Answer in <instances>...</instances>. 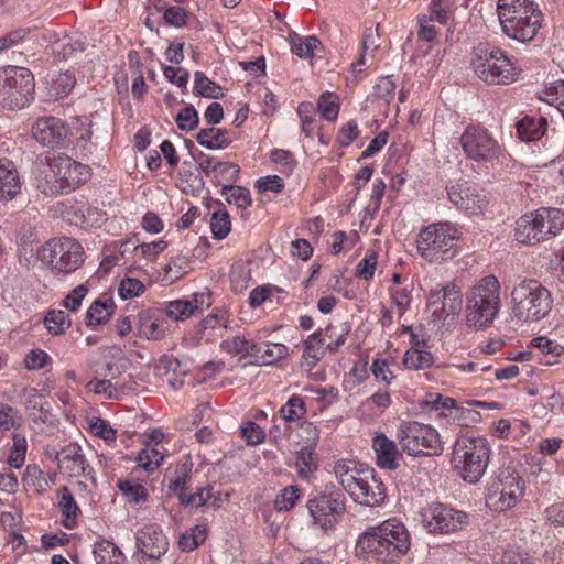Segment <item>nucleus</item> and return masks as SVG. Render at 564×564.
I'll return each instance as SVG.
<instances>
[{"instance_id":"nucleus-1","label":"nucleus","mask_w":564,"mask_h":564,"mask_svg":"<svg viewBox=\"0 0 564 564\" xmlns=\"http://www.w3.org/2000/svg\"><path fill=\"white\" fill-rule=\"evenodd\" d=\"M410 546L406 527L397 519H388L359 534L356 552L367 560L388 562L405 555Z\"/></svg>"},{"instance_id":"nucleus-2","label":"nucleus","mask_w":564,"mask_h":564,"mask_svg":"<svg viewBox=\"0 0 564 564\" xmlns=\"http://www.w3.org/2000/svg\"><path fill=\"white\" fill-rule=\"evenodd\" d=\"M497 13L502 32L522 43L535 37L543 17L534 0H498Z\"/></svg>"},{"instance_id":"nucleus-3","label":"nucleus","mask_w":564,"mask_h":564,"mask_svg":"<svg viewBox=\"0 0 564 564\" xmlns=\"http://www.w3.org/2000/svg\"><path fill=\"white\" fill-rule=\"evenodd\" d=\"M471 67L478 78L490 85H510L521 72L505 51L484 42L473 50Z\"/></svg>"},{"instance_id":"nucleus-4","label":"nucleus","mask_w":564,"mask_h":564,"mask_svg":"<svg viewBox=\"0 0 564 564\" xmlns=\"http://www.w3.org/2000/svg\"><path fill=\"white\" fill-rule=\"evenodd\" d=\"M491 454L487 438L459 436L453 448V464L465 481L476 484L484 476Z\"/></svg>"},{"instance_id":"nucleus-5","label":"nucleus","mask_w":564,"mask_h":564,"mask_svg":"<svg viewBox=\"0 0 564 564\" xmlns=\"http://www.w3.org/2000/svg\"><path fill=\"white\" fill-rule=\"evenodd\" d=\"M458 239L459 231L453 225L431 224L417 235V252L431 263H441L455 257Z\"/></svg>"},{"instance_id":"nucleus-6","label":"nucleus","mask_w":564,"mask_h":564,"mask_svg":"<svg viewBox=\"0 0 564 564\" xmlns=\"http://www.w3.org/2000/svg\"><path fill=\"white\" fill-rule=\"evenodd\" d=\"M84 256L82 245L69 237L51 239L37 250V259L54 274L75 272L83 264Z\"/></svg>"},{"instance_id":"nucleus-7","label":"nucleus","mask_w":564,"mask_h":564,"mask_svg":"<svg viewBox=\"0 0 564 564\" xmlns=\"http://www.w3.org/2000/svg\"><path fill=\"white\" fill-rule=\"evenodd\" d=\"M398 440L410 456H433L443 452L438 432L431 425L416 421L403 422L398 431Z\"/></svg>"},{"instance_id":"nucleus-8","label":"nucleus","mask_w":564,"mask_h":564,"mask_svg":"<svg viewBox=\"0 0 564 564\" xmlns=\"http://www.w3.org/2000/svg\"><path fill=\"white\" fill-rule=\"evenodd\" d=\"M516 317H546L551 311V294L536 280L522 281L511 293Z\"/></svg>"},{"instance_id":"nucleus-9","label":"nucleus","mask_w":564,"mask_h":564,"mask_svg":"<svg viewBox=\"0 0 564 564\" xmlns=\"http://www.w3.org/2000/svg\"><path fill=\"white\" fill-rule=\"evenodd\" d=\"M524 491V484L516 469L511 467L500 468L496 478L488 485L487 506L501 512L514 507Z\"/></svg>"},{"instance_id":"nucleus-10","label":"nucleus","mask_w":564,"mask_h":564,"mask_svg":"<svg viewBox=\"0 0 564 564\" xmlns=\"http://www.w3.org/2000/svg\"><path fill=\"white\" fill-rule=\"evenodd\" d=\"M460 145L468 160L477 163H492L503 152L494 134L480 124H470L460 135Z\"/></svg>"},{"instance_id":"nucleus-11","label":"nucleus","mask_w":564,"mask_h":564,"mask_svg":"<svg viewBox=\"0 0 564 564\" xmlns=\"http://www.w3.org/2000/svg\"><path fill=\"white\" fill-rule=\"evenodd\" d=\"M500 310V283L495 275L479 280L466 295V317H497Z\"/></svg>"},{"instance_id":"nucleus-12","label":"nucleus","mask_w":564,"mask_h":564,"mask_svg":"<svg viewBox=\"0 0 564 564\" xmlns=\"http://www.w3.org/2000/svg\"><path fill=\"white\" fill-rule=\"evenodd\" d=\"M423 527L430 533L449 534L465 529L469 514L446 503H432L421 511Z\"/></svg>"},{"instance_id":"nucleus-13","label":"nucleus","mask_w":564,"mask_h":564,"mask_svg":"<svg viewBox=\"0 0 564 564\" xmlns=\"http://www.w3.org/2000/svg\"><path fill=\"white\" fill-rule=\"evenodd\" d=\"M137 564H160L169 550V541L158 524H147L134 533Z\"/></svg>"},{"instance_id":"nucleus-14","label":"nucleus","mask_w":564,"mask_h":564,"mask_svg":"<svg viewBox=\"0 0 564 564\" xmlns=\"http://www.w3.org/2000/svg\"><path fill=\"white\" fill-rule=\"evenodd\" d=\"M314 523L323 530L335 527L346 512V498L340 492H321L307 501Z\"/></svg>"},{"instance_id":"nucleus-15","label":"nucleus","mask_w":564,"mask_h":564,"mask_svg":"<svg viewBox=\"0 0 564 564\" xmlns=\"http://www.w3.org/2000/svg\"><path fill=\"white\" fill-rule=\"evenodd\" d=\"M463 303L460 289L449 283L431 289L426 307L432 317H458Z\"/></svg>"},{"instance_id":"nucleus-16","label":"nucleus","mask_w":564,"mask_h":564,"mask_svg":"<svg viewBox=\"0 0 564 564\" xmlns=\"http://www.w3.org/2000/svg\"><path fill=\"white\" fill-rule=\"evenodd\" d=\"M57 463L59 470L68 477L83 476L96 482L95 470L83 454L82 447L76 443H69L59 451L50 453Z\"/></svg>"},{"instance_id":"nucleus-17","label":"nucleus","mask_w":564,"mask_h":564,"mask_svg":"<svg viewBox=\"0 0 564 564\" xmlns=\"http://www.w3.org/2000/svg\"><path fill=\"white\" fill-rule=\"evenodd\" d=\"M63 193L67 194L82 184L86 183L90 177V169L88 165L72 160L69 156L58 155L55 158V165Z\"/></svg>"},{"instance_id":"nucleus-18","label":"nucleus","mask_w":564,"mask_h":564,"mask_svg":"<svg viewBox=\"0 0 564 564\" xmlns=\"http://www.w3.org/2000/svg\"><path fill=\"white\" fill-rule=\"evenodd\" d=\"M67 133L65 123L56 117L39 118L32 127L33 138L43 147H61Z\"/></svg>"},{"instance_id":"nucleus-19","label":"nucleus","mask_w":564,"mask_h":564,"mask_svg":"<svg viewBox=\"0 0 564 564\" xmlns=\"http://www.w3.org/2000/svg\"><path fill=\"white\" fill-rule=\"evenodd\" d=\"M449 200L468 214H478L486 206V196L467 183H456L447 186Z\"/></svg>"},{"instance_id":"nucleus-20","label":"nucleus","mask_w":564,"mask_h":564,"mask_svg":"<svg viewBox=\"0 0 564 564\" xmlns=\"http://www.w3.org/2000/svg\"><path fill=\"white\" fill-rule=\"evenodd\" d=\"M55 158L40 159L35 162L33 169L34 186L45 196L55 197L63 195V187L61 184L59 174L56 172Z\"/></svg>"},{"instance_id":"nucleus-21","label":"nucleus","mask_w":564,"mask_h":564,"mask_svg":"<svg viewBox=\"0 0 564 564\" xmlns=\"http://www.w3.org/2000/svg\"><path fill=\"white\" fill-rule=\"evenodd\" d=\"M354 501L364 506H379L386 499V488L377 479L373 469H366L362 479H359V486L351 497Z\"/></svg>"},{"instance_id":"nucleus-22","label":"nucleus","mask_w":564,"mask_h":564,"mask_svg":"<svg viewBox=\"0 0 564 564\" xmlns=\"http://www.w3.org/2000/svg\"><path fill=\"white\" fill-rule=\"evenodd\" d=\"M372 448L376 453V463L380 468L394 470L398 468L399 451L394 441L383 433L372 438Z\"/></svg>"},{"instance_id":"nucleus-23","label":"nucleus","mask_w":564,"mask_h":564,"mask_svg":"<svg viewBox=\"0 0 564 564\" xmlns=\"http://www.w3.org/2000/svg\"><path fill=\"white\" fill-rule=\"evenodd\" d=\"M21 191V182L15 164L7 159H0V198L13 199Z\"/></svg>"},{"instance_id":"nucleus-24","label":"nucleus","mask_w":564,"mask_h":564,"mask_svg":"<svg viewBox=\"0 0 564 564\" xmlns=\"http://www.w3.org/2000/svg\"><path fill=\"white\" fill-rule=\"evenodd\" d=\"M538 225L546 240L557 235L564 228V213L558 208H540L534 212Z\"/></svg>"},{"instance_id":"nucleus-25","label":"nucleus","mask_w":564,"mask_h":564,"mask_svg":"<svg viewBox=\"0 0 564 564\" xmlns=\"http://www.w3.org/2000/svg\"><path fill=\"white\" fill-rule=\"evenodd\" d=\"M543 232L538 225L535 214L531 213L518 219L514 237L520 243L535 245L544 240Z\"/></svg>"},{"instance_id":"nucleus-26","label":"nucleus","mask_w":564,"mask_h":564,"mask_svg":"<svg viewBox=\"0 0 564 564\" xmlns=\"http://www.w3.org/2000/svg\"><path fill=\"white\" fill-rule=\"evenodd\" d=\"M325 338L321 337V333L311 334L303 341V355L301 367L310 371L312 370L317 362L324 357L325 350Z\"/></svg>"},{"instance_id":"nucleus-27","label":"nucleus","mask_w":564,"mask_h":564,"mask_svg":"<svg viewBox=\"0 0 564 564\" xmlns=\"http://www.w3.org/2000/svg\"><path fill=\"white\" fill-rule=\"evenodd\" d=\"M250 350L258 365H272L288 354V348L279 343H254Z\"/></svg>"},{"instance_id":"nucleus-28","label":"nucleus","mask_w":564,"mask_h":564,"mask_svg":"<svg viewBox=\"0 0 564 564\" xmlns=\"http://www.w3.org/2000/svg\"><path fill=\"white\" fill-rule=\"evenodd\" d=\"M547 119L539 116H525L517 123V132L522 141L531 142L540 140L546 131Z\"/></svg>"},{"instance_id":"nucleus-29","label":"nucleus","mask_w":564,"mask_h":564,"mask_svg":"<svg viewBox=\"0 0 564 564\" xmlns=\"http://www.w3.org/2000/svg\"><path fill=\"white\" fill-rule=\"evenodd\" d=\"M221 495L219 491H214V487L208 485L206 487H198L193 494H183L180 497V502L183 506H191L195 508L204 507L209 501L213 506L219 507L221 502Z\"/></svg>"},{"instance_id":"nucleus-30","label":"nucleus","mask_w":564,"mask_h":564,"mask_svg":"<svg viewBox=\"0 0 564 564\" xmlns=\"http://www.w3.org/2000/svg\"><path fill=\"white\" fill-rule=\"evenodd\" d=\"M196 141L208 150H223L231 143L228 131L215 127L200 129L196 134Z\"/></svg>"},{"instance_id":"nucleus-31","label":"nucleus","mask_w":564,"mask_h":564,"mask_svg":"<svg viewBox=\"0 0 564 564\" xmlns=\"http://www.w3.org/2000/svg\"><path fill=\"white\" fill-rule=\"evenodd\" d=\"M96 564H124V555L112 542H96L93 550Z\"/></svg>"},{"instance_id":"nucleus-32","label":"nucleus","mask_w":564,"mask_h":564,"mask_svg":"<svg viewBox=\"0 0 564 564\" xmlns=\"http://www.w3.org/2000/svg\"><path fill=\"white\" fill-rule=\"evenodd\" d=\"M23 402L26 410L34 411L31 414L33 421L45 422V420L47 419L48 404L44 401V395L37 389H24Z\"/></svg>"},{"instance_id":"nucleus-33","label":"nucleus","mask_w":564,"mask_h":564,"mask_svg":"<svg viewBox=\"0 0 564 564\" xmlns=\"http://www.w3.org/2000/svg\"><path fill=\"white\" fill-rule=\"evenodd\" d=\"M192 475V466L187 464L177 465L174 473L171 476H166L164 481H166L167 489L174 492L177 498L183 494H188V481Z\"/></svg>"},{"instance_id":"nucleus-34","label":"nucleus","mask_w":564,"mask_h":564,"mask_svg":"<svg viewBox=\"0 0 564 564\" xmlns=\"http://www.w3.org/2000/svg\"><path fill=\"white\" fill-rule=\"evenodd\" d=\"M58 506L62 514L65 517L63 525L72 529L75 524V519L79 513V508L68 487L64 486L58 489Z\"/></svg>"},{"instance_id":"nucleus-35","label":"nucleus","mask_w":564,"mask_h":564,"mask_svg":"<svg viewBox=\"0 0 564 564\" xmlns=\"http://www.w3.org/2000/svg\"><path fill=\"white\" fill-rule=\"evenodd\" d=\"M193 93L196 96L210 99H219L224 96L223 88L210 80L203 72L195 73Z\"/></svg>"},{"instance_id":"nucleus-36","label":"nucleus","mask_w":564,"mask_h":564,"mask_svg":"<svg viewBox=\"0 0 564 564\" xmlns=\"http://www.w3.org/2000/svg\"><path fill=\"white\" fill-rule=\"evenodd\" d=\"M220 194L228 204H234L240 209H246L252 203L250 191L243 186L224 185Z\"/></svg>"},{"instance_id":"nucleus-37","label":"nucleus","mask_w":564,"mask_h":564,"mask_svg":"<svg viewBox=\"0 0 564 564\" xmlns=\"http://www.w3.org/2000/svg\"><path fill=\"white\" fill-rule=\"evenodd\" d=\"M348 332L349 327L346 323H340L338 327L329 324L317 333L325 338V347L330 351H336L345 343Z\"/></svg>"},{"instance_id":"nucleus-38","label":"nucleus","mask_w":564,"mask_h":564,"mask_svg":"<svg viewBox=\"0 0 564 564\" xmlns=\"http://www.w3.org/2000/svg\"><path fill=\"white\" fill-rule=\"evenodd\" d=\"M134 335L145 339H160L164 336L165 327L159 319H133Z\"/></svg>"},{"instance_id":"nucleus-39","label":"nucleus","mask_w":564,"mask_h":564,"mask_svg":"<svg viewBox=\"0 0 564 564\" xmlns=\"http://www.w3.org/2000/svg\"><path fill=\"white\" fill-rule=\"evenodd\" d=\"M322 46V42L315 36L301 37L295 35L291 40V52L300 58H311L314 52Z\"/></svg>"},{"instance_id":"nucleus-40","label":"nucleus","mask_w":564,"mask_h":564,"mask_svg":"<svg viewBox=\"0 0 564 564\" xmlns=\"http://www.w3.org/2000/svg\"><path fill=\"white\" fill-rule=\"evenodd\" d=\"M434 358L430 351L410 348L403 356V365L408 369L423 370L433 365Z\"/></svg>"},{"instance_id":"nucleus-41","label":"nucleus","mask_w":564,"mask_h":564,"mask_svg":"<svg viewBox=\"0 0 564 564\" xmlns=\"http://www.w3.org/2000/svg\"><path fill=\"white\" fill-rule=\"evenodd\" d=\"M227 323L221 319H200L197 326L199 333V339H204L206 341H215L218 338H223L225 336V332L227 329Z\"/></svg>"},{"instance_id":"nucleus-42","label":"nucleus","mask_w":564,"mask_h":564,"mask_svg":"<svg viewBox=\"0 0 564 564\" xmlns=\"http://www.w3.org/2000/svg\"><path fill=\"white\" fill-rule=\"evenodd\" d=\"M295 466L302 478H307L308 475L317 468L313 445L304 446L296 452Z\"/></svg>"},{"instance_id":"nucleus-43","label":"nucleus","mask_w":564,"mask_h":564,"mask_svg":"<svg viewBox=\"0 0 564 564\" xmlns=\"http://www.w3.org/2000/svg\"><path fill=\"white\" fill-rule=\"evenodd\" d=\"M118 488L127 501L131 503H140L148 499V491L141 484L134 482L133 480H119Z\"/></svg>"},{"instance_id":"nucleus-44","label":"nucleus","mask_w":564,"mask_h":564,"mask_svg":"<svg viewBox=\"0 0 564 564\" xmlns=\"http://www.w3.org/2000/svg\"><path fill=\"white\" fill-rule=\"evenodd\" d=\"M26 448V438L19 433H14L12 435V446L10 449V455L8 457V464L10 465V467L19 469L23 466L25 460Z\"/></svg>"},{"instance_id":"nucleus-45","label":"nucleus","mask_w":564,"mask_h":564,"mask_svg":"<svg viewBox=\"0 0 564 564\" xmlns=\"http://www.w3.org/2000/svg\"><path fill=\"white\" fill-rule=\"evenodd\" d=\"M115 302L110 294L104 293L96 299L86 312L85 317H111L115 314Z\"/></svg>"},{"instance_id":"nucleus-46","label":"nucleus","mask_w":564,"mask_h":564,"mask_svg":"<svg viewBox=\"0 0 564 564\" xmlns=\"http://www.w3.org/2000/svg\"><path fill=\"white\" fill-rule=\"evenodd\" d=\"M210 229L216 239H224L228 236L231 229V221L226 209H219L212 214Z\"/></svg>"},{"instance_id":"nucleus-47","label":"nucleus","mask_w":564,"mask_h":564,"mask_svg":"<svg viewBox=\"0 0 564 564\" xmlns=\"http://www.w3.org/2000/svg\"><path fill=\"white\" fill-rule=\"evenodd\" d=\"M306 406L303 398L292 395L288 402L280 409V415L286 422H294L304 416Z\"/></svg>"},{"instance_id":"nucleus-48","label":"nucleus","mask_w":564,"mask_h":564,"mask_svg":"<svg viewBox=\"0 0 564 564\" xmlns=\"http://www.w3.org/2000/svg\"><path fill=\"white\" fill-rule=\"evenodd\" d=\"M334 94L323 93L317 100V110L322 118L327 121H335L339 112V104L336 101Z\"/></svg>"},{"instance_id":"nucleus-49","label":"nucleus","mask_w":564,"mask_h":564,"mask_svg":"<svg viewBox=\"0 0 564 564\" xmlns=\"http://www.w3.org/2000/svg\"><path fill=\"white\" fill-rule=\"evenodd\" d=\"M205 528L195 525L180 538L178 546L183 552H192L197 549L205 541Z\"/></svg>"},{"instance_id":"nucleus-50","label":"nucleus","mask_w":564,"mask_h":564,"mask_svg":"<svg viewBox=\"0 0 564 564\" xmlns=\"http://www.w3.org/2000/svg\"><path fill=\"white\" fill-rule=\"evenodd\" d=\"M138 465L148 473L154 471L163 462V455L154 447L147 446L137 457Z\"/></svg>"},{"instance_id":"nucleus-51","label":"nucleus","mask_w":564,"mask_h":564,"mask_svg":"<svg viewBox=\"0 0 564 564\" xmlns=\"http://www.w3.org/2000/svg\"><path fill=\"white\" fill-rule=\"evenodd\" d=\"M392 314L403 316L411 303V290L408 288H391Z\"/></svg>"},{"instance_id":"nucleus-52","label":"nucleus","mask_w":564,"mask_h":564,"mask_svg":"<svg viewBox=\"0 0 564 564\" xmlns=\"http://www.w3.org/2000/svg\"><path fill=\"white\" fill-rule=\"evenodd\" d=\"M456 0H432L430 3V17L445 25L455 8Z\"/></svg>"},{"instance_id":"nucleus-53","label":"nucleus","mask_w":564,"mask_h":564,"mask_svg":"<svg viewBox=\"0 0 564 564\" xmlns=\"http://www.w3.org/2000/svg\"><path fill=\"white\" fill-rule=\"evenodd\" d=\"M22 422V416L15 408L8 404L0 405V431L18 429Z\"/></svg>"},{"instance_id":"nucleus-54","label":"nucleus","mask_w":564,"mask_h":564,"mask_svg":"<svg viewBox=\"0 0 564 564\" xmlns=\"http://www.w3.org/2000/svg\"><path fill=\"white\" fill-rule=\"evenodd\" d=\"M23 482L26 486H32L37 492L44 491L48 486L44 473L37 465L26 466L23 475Z\"/></svg>"},{"instance_id":"nucleus-55","label":"nucleus","mask_w":564,"mask_h":564,"mask_svg":"<svg viewBox=\"0 0 564 564\" xmlns=\"http://www.w3.org/2000/svg\"><path fill=\"white\" fill-rule=\"evenodd\" d=\"M301 490L296 486H289L282 489L275 498L274 505L279 511H289L300 498Z\"/></svg>"},{"instance_id":"nucleus-56","label":"nucleus","mask_w":564,"mask_h":564,"mask_svg":"<svg viewBox=\"0 0 564 564\" xmlns=\"http://www.w3.org/2000/svg\"><path fill=\"white\" fill-rule=\"evenodd\" d=\"M297 115L301 118L302 131L306 137H312L315 129V108L311 102H301L297 107Z\"/></svg>"},{"instance_id":"nucleus-57","label":"nucleus","mask_w":564,"mask_h":564,"mask_svg":"<svg viewBox=\"0 0 564 564\" xmlns=\"http://www.w3.org/2000/svg\"><path fill=\"white\" fill-rule=\"evenodd\" d=\"M36 26H20L7 32L3 37L8 48L20 45L28 40L34 39Z\"/></svg>"},{"instance_id":"nucleus-58","label":"nucleus","mask_w":564,"mask_h":564,"mask_svg":"<svg viewBox=\"0 0 564 564\" xmlns=\"http://www.w3.org/2000/svg\"><path fill=\"white\" fill-rule=\"evenodd\" d=\"M199 122L198 112L189 105L180 110L176 117V123L180 130L192 131Z\"/></svg>"},{"instance_id":"nucleus-59","label":"nucleus","mask_w":564,"mask_h":564,"mask_svg":"<svg viewBox=\"0 0 564 564\" xmlns=\"http://www.w3.org/2000/svg\"><path fill=\"white\" fill-rule=\"evenodd\" d=\"M377 253L372 250H367L365 257L356 265V275L364 280L371 279L377 267Z\"/></svg>"},{"instance_id":"nucleus-60","label":"nucleus","mask_w":564,"mask_h":564,"mask_svg":"<svg viewBox=\"0 0 564 564\" xmlns=\"http://www.w3.org/2000/svg\"><path fill=\"white\" fill-rule=\"evenodd\" d=\"M281 289L271 285L258 286L250 293L249 303L251 306H260L265 302H273L274 293H280Z\"/></svg>"},{"instance_id":"nucleus-61","label":"nucleus","mask_w":564,"mask_h":564,"mask_svg":"<svg viewBox=\"0 0 564 564\" xmlns=\"http://www.w3.org/2000/svg\"><path fill=\"white\" fill-rule=\"evenodd\" d=\"M239 173L240 167L238 164L219 161L216 172L214 174V178H216L218 183L225 181L231 184L238 180Z\"/></svg>"},{"instance_id":"nucleus-62","label":"nucleus","mask_w":564,"mask_h":564,"mask_svg":"<svg viewBox=\"0 0 564 564\" xmlns=\"http://www.w3.org/2000/svg\"><path fill=\"white\" fill-rule=\"evenodd\" d=\"M87 293L88 289L85 284L76 286L64 297L62 306L67 308L69 312L75 313L80 307Z\"/></svg>"},{"instance_id":"nucleus-63","label":"nucleus","mask_w":564,"mask_h":564,"mask_svg":"<svg viewBox=\"0 0 564 564\" xmlns=\"http://www.w3.org/2000/svg\"><path fill=\"white\" fill-rule=\"evenodd\" d=\"M54 51L62 59H68L75 53L84 51V47L79 41L65 36L55 44Z\"/></svg>"},{"instance_id":"nucleus-64","label":"nucleus","mask_w":564,"mask_h":564,"mask_svg":"<svg viewBox=\"0 0 564 564\" xmlns=\"http://www.w3.org/2000/svg\"><path fill=\"white\" fill-rule=\"evenodd\" d=\"M76 79L68 73L59 74L53 82L52 90L56 98L67 96L74 88Z\"/></svg>"}]
</instances>
